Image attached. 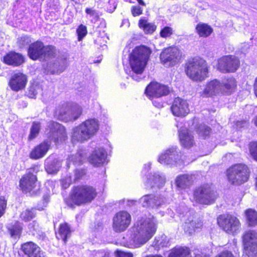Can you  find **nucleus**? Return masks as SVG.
<instances>
[{
  "label": "nucleus",
  "mask_w": 257,
  "mask_h": 257,
  "mask_svg": "<svg viewBox=\"0 0 257 257\" xmlns=\"http://www.w3.org/2000/svg\"><path fill=\"white\" fill-rule=\"evenodd\" d=\"M40 166L34 165L28 169L27 173L24 175L20 181V186L25 193H35L37 185L36 174L39 171Z\"/></svg>",
  "instance_id": "8"
},
{
  "label": "nucleus",
  "mask_w": 257,
  "mask_h": 257,
  "mask_svg": "<svg viewBox=\"0 0 257 257\" xmlns=\"http://www.w3.org/2000/svg\"><path fill=\"white\" fill-rule=\"evenodd\" d=\"M139 25L146 34H152L156 29V26L154 24L150 23L146 20L141 19Z\"/></svg>",
  "instance_id": "36"
},
{
  "label": "nucleus",
  "mask_w": 257,
  "mask_h": 257,
  "mask_svg": "<svg viewBox=\"0 0 257 257\" xmlns=\"http://www.w3.org/2000/svg\"><path fill=\"white\" fill-rule=\"evenodd\" d=\"M171 89L167 85L157 82L151 83L146 88L145 93L151 99L152 97H160L168 95Z\"/></svg>",
  "instance_id": "17"
},
{
  "label": "nucleus",
  "mask_w": 257,
  "mask_h": 257,
  "mask_svg": "<svg viewBox=\"0 0 257 257\" xmlns=\"http://www.w3.org/2000/svg\"><path fill=\"white\" fill-rule=\"evenodd\" d=\"M185 223L183 225L184 230L185 232H188L189 234H191L194 231L195 227V220H193V216H190L187 219H184Z\"/></svg>",
  "instance_id": "39"
},
{
  "label": "nucleus",
  "mask_w": 257,
  "mask_h": 257,
  "mask_svg": "<svg viewBox=\"0 0 257 257\" xmlns=\"http://www.w3.org/2000/svg\"><path fill=\"white\" fill-rule=\"evenodd\" d=\"M51 143L48 141H44L35 147L30 154V158L38 160L43 158L49 150Z\"/></svg>",
  "instance_id": "23"
},
{
  "label": "nucleus",
  "mask_w": 257,
  "mask_h": 257,
  "mask_svg": "<svg viewBox=\"0 0 257 257\" xmlns=\"http://www.w3.org/2000/svg\"><path fill=\"white\" fill-rule=\"evenodd\" d=\"M173 34V30L171 27H165L160 32V36L163 38L170 37Z\"/></svg>",
  "instance_id": "49"
},
{
  "label": "nucleus",
  "mask_w": 257,
  "mask_h": 257,
  "mask_svg": "<svg viewBox=\"0 0 257 257\" xmlns=\"http://www.w3.org/2000/svg\"><path fill=\"white\" fill-rule=\"evenodd\" d=\"M131 11L133 16L136 17L142 14L143 10L140 6H134L132 8Z\"/></svg>",
  "instance_id": "53"
},
{
  "label": "nucleus",
  "mask_w": 257,
  "mask_h": 257,
  "mask_svg": "<svg viewBox=\"0 0 257 257\" xmlns=\"http://www.w3.org/2000/svg\"><path fill=\"white\" fill-rule=\"evenodd\" d=\"M243 243L246 249L257 244V233L254 230L246 231L242 236Z\"/></svg>",
  "instance_id": "29"
},
{
  "label": "nucleus",
  "mask_w": 257,
  "mask_h": 257,
  "mask_svg": "<svg viewBox=\"0 0 257 257\" xmlns=\"http://www.w3.org/2000/svg\"><path fill=\"white\" fill-rule=\"evenodd\" d=\"M32 39L30 36L23 35L18 38L17 43L20 48H24L28 45H30Z\"/></svg>",
  "instance_id": "40"
},
{
  "label": "nucleus",
  "mask_w": 257,
  "mask_h": 257,
  "mask_svg": "<svg viewBox=\"0 0 257 257\" xmlns=\"http://www.w3.org/2000/svg\"><path fill=\"white\" fill-rule=\"evenodd\" d=\"M245 215L247 223L249 226L257 225V212L255 210L248 209L245 211Z\"/></svg>",
  "instance_id": "37"
},
{
  "label": "nucleus",
  "mask_w": 257,
  "mask_h": 257,
  "mask_svg": "<svg viewBox=\"0 0 257 257\" xmlns=\"http://www.w3.org/2000/svg\"><path fill=\"white\" fill-rule=\"evenodd\" d=\"M90 257H110L109 254L103 250H93Z\"/></svg>",
  "instance_id": "50"
},
{
  "label": "nucleus",
  "mask_w": 257,
  "mask_h": 257,
  "mask_svg": "<svg viewBox=\"0 0 257 257\" xmlns=\"http://www.w3.org/2000/svg\"><path fill=\"white\" fill-rule=\"evenodd\" d=\"M106 153L103 148L95 150L89 157V162L94 166H98L106 161Z\"/></svg>",
  "instance_id": "25"
},
{
  "label": "nucleus",
  "mask_w": 257,
  "mask_h": 257,
  "mask_svg": "<svg viewBox=\"0 0 257 257\" xmlns=\"http://www.w3.org/2000/svg\"><path fill=\"white\" fill-rule=\"evenodd\" d=\"M142 207L151 209H159L165 205L166 199L154 194H146L139 200Z\"/></svg>",
  "instance_id": "14"
},
{
  "label": "nucleus",
  "mask_w": 257,
  "mask_h": 257,
  "mask_svg": "<svg viewBox=\"0 0 257 257\" xmlns=\"http://www.w3.org/2000/svg\"><path fill=\"white\" fill-rule=\"evenodd\" d=\"M171 110L174 115L184 117L189 112V105L186 100L177 97L173 102Z\"/></svg>",
  "instance_id": "18"
},
{
  "label": "nucleus",
  "mask_w": 257,
  "mask_h": 257,
  "mask_svg": "<svg viewBox=\"0 0 257 257\" xmlns=\"http://www.w3.org/2000/svg\"><path fill=\"white\" fill-rule=\"evenodd\" d=\"M61 167V162L58 159L54 158L53 156H49L45 160V168L49 174L56 173Z\"/></svg>",
  "instance_id": "28"
},
{
  "label": "nucleus",
  "mask_w": 257,
  "mask_h": 257,
  "mask_svg": "<svg viewBox=\"0 0 257 257\" xmlns=\"http://www.w3.org/2000/svg\"><path fill=\"white\" fill-rule=\"evenodd\" d=\"M223 93V86L221 83L216 79H213L207 83L202 95L209 97L217 95Z\"/></svg>",
  "instance_id": "22"
},
{
  "label": "nucleus",
  "mask_w": 257,
  "mask_h": 257,
  "mask_svg": "<svg viewBox=\"0 0 257 257\" xmlns=\"http://www.w3.org/2000/svg\"><path fill=\"white\" fill-rule=\"evenodd\" d=\"M77 33L78 36V40L80 41L87 34V29L86 26L81 25L77 30Z\"/></svg>",
  "instance_id": "48"
},
{
  "label": "nucleus",
  "mask_w": 257,
  "mask_h": 257,
  "mask_svg": "<svg viewBox=\"0 0 257 257\" xmlns=\"http://www.w3.org/2000/svg\"><path fill=\"white\" fill-rule=\"evenodd\" d=\"M157 245L159 246H167L168 244V241H167V237L165 235H163L161 238L156 239Z\"/></svg>",
  "instance_id": "51"
},
{
  "label": "nucleus",
  "mask_w": 257,
  "mask_h": 257,
  "mask_svg": "<svg viewBox=\"0 0 257 257\" xmlns=\"http://www.w3.org/2000/svg\"><path fill=\"white\" fill-rule=\"evenodd\" d=\"M57 59L58 64L59 65V67H58L57 70H58L59 72H62L67 67L68 65L67 58L66 57L63 56L58 57Z\"/></svg>",
  "instance_id": "45"
},
{
  "label": "nucleus",
  "mask_w": 257,
  "mask_h": 257,
  "mask_svg": "<svg viewBox=\"0 0 257 257\" xmlns=\"http://www.w3.org/2000/svg\"><path fill=\"white\" fill-rule=\"evenodd\" d=\"M28 55L34 60L37 59L47 61L55 57L56 49L52 46H45L40 41H37L30 44Z\"/></svg>",
  "instance_id": "5"
},
{
  "label": "nucleus",
  "mask_w": 257,
  "mask_h": 257,
  "mask_svg": "<svg viewBox=\"0 0 257 257\" xmlns=\"http://www.w3.org/2000/svg\"><path fill=\"white\" fill-rule=\"evenodd\" d=\"M239 59L234 56H225L218 60L217 69L222 73L234 72L239 66Z\"/></svg>",
  "instance_id": "12"
},
{
  "label": "nucleus",
  "mask_w": 257,
  "mask_h": 257,
  "mask_svg": "<svg viewBox=\"0 0 257 257\" xmlns=\"http://www.w3.org/2000/svg\"><path fill=\"white\" fill-rule=\"evenodd\" d=\"M194 223H195L194 231L196 229L200 228L202 226V222L198 219H195Z\"/></svg>",
  "instance_id": "61"
},
{
  "label": "nucleus",
  "mask_w": 257,
  "mask_h": 257,
  "mask_svg": "<svg viewBox=\"0 0 257 257\" xmlns=\"http://www.w3.org/2000/svg\"><path fill=\"white\" fill-rule=\"evenodd\" d=\"M196 30L200 37H207L213 31L212 28L206 24L199 23L196 27Z\"/></svg>",
  "instance_id": "32"
},
{
  "label": "nucleus",
  "mask_w": 257,
  "mask_h": 257,
  "mask_svg": "<svg viewBox=\"0 0 257 257\" xmlns=\"http://www.w3.org/2000/svg\"><path fill=\"white\" fill-rule=\"evenodd\" d=\"M99 128L98 120L89 118L73 128L71 136L73 143H83L95 135Z\"/></svg>",
  "instance_id": "3"
},
{
  "label": "nucleus",
  "mask_w": 257,
  "mask_h": 257,
  "mask_svg": "<svg viewBox=\"0 0 257 257\" xmlns=\"http://www.w3.org/2000/svg\"><path fill=\"white\" fill-rule=\"evenodd\" d=\"M70 226L67 223H65L60 225L58 232L56 233V236L58 239H61L64 243H66L67 238L70 237Z\"/></svg>",
  "instance_id": "31"
},
{
  "label": "nucleus",
  "mask_w": 257,
  "mask_h": 257,
  "mask_svg": "<svg viewBox=\"0 0 257 257\" xmlns=\"http://www.w3.org/2000/svg\"><path fill=\"white\" fill-rule=\"evenodd\" d=\"M22 227L19 224H16L9 228V232L12 237H19L22 231Z\"/></svg>",
  "instance_id": "43"
},
{
  "label": "nucleus",
  "mask_w": 257,
  "mask_h": 257,
  "mask_svg": "<svg viewBox=\"0 0 257 257\" xmlns=\"http://www.w3.org/2000/svg\"><path fill=\"white\" fill-rule=\"evenodd\" d=\"M219 225L227 233L234 234L237 233L240 227L239 220L235 216L229 214L219 216L217 219Z\"/></svg>",
  "instance_id": "10"
},
{
  "label": "nucleus",
  "mask_w": 257,
  "mask_h": 257,
  "mask_svg": "<svg viewBox=\"0 0 257 257\" xmlns=\"http://www.w3.org/2000/svg\"><path fill=\"white\" fill-rule=\"evenodd\" d=\"M210 131V128L204 124H199L196 130L198 135L203 139H206L209 135Z\"/></svg>",
  "instance_id": "38"
},
{
  "label": "nucleus",
  "mask_w": 257,
  "mask_h": 257,
  "mask_svg": "<svg viewBox=\"0 0 257 257\" xmlns=\"http://www.w3.org/2000/svg\"><path fill=\"white\" fill-rule=\"evenodd\" d=\"M217 197L216 193L209 184H204L196 188L193 193L194 200L202 204H211L214 202Z\"/></svg>",
  "instance_id": "7"
},
{
  "label": "nucleus",
  "mask_w": 257,
  "mask_h": 257,
  "mask_svg": "<svg viewBox=\"0 0 257 257\" xmlns=\"http://www.w3.org/2000/svg\"><path fill=\"white\" fill-rule=\"evenodd\" d=\"M115 254L117 257H133L132 253L121 250H116Z\"/></svg>",
  "instance_id": "55"
},
{
  "label": "nucleus",
  "mask_w": 257,
  "mask_h": 257,
  "mask_svg": "<svg viewBox=\"0 0 257 257\" xmlns=\"http://www.w3.org/2000/svg\"><path fill=\"white\" fill-rule=\"evenodd\" d=\"M131 221V216L128 212L119 211L113 217V228L115 232L124 231L130 225Z\"/></svg>",
  "instance_id": "16"
},
{
  "label": "nucleus",
  "mask_w": 257,
  "mask_h": 257,
  "mask_svg": "<svg viewBox=\"0 0 257 257\" xmlns=\"http://www.w3.org/2000/svg\"><path fill=\"white\" fill-rule=\"evenodd\" d=\"M193 182L192 176L184 174L178 176L175 180V184L178 189H184L191 185Z\"/></svg>",
  "instance_id": "30"
},
{
  "label": "nucleus",
  "mask_w": 257,
  "mask_h": 257,
  "mask_svg": "<svg viewBox=\"0 0 257 257\" xmlns=\"http://www.w3.org/2000/svg\"><path fill=\"white\" fill-rule=\"evenodd\" d=\"M3 61L7 65L17 67L20 66L24 62L25 58L20 53L15 52H10L4 57Z\"/></svg>",
  "instance_id": "24"
},
{
  "label": "nucleus",
  "mask_w": 257,
  "mask_h": 257,
  "mask_svg": "<svg viewBox=\"0 0 257 257\" xmlns=\"http://www.w3.org/2000/svg\"><path fill=\"white\" fill-rule=\"evenodd\" d=\"M138 201L136 200H127L126 205L128 206H132L135 205Z\"/></svg>",
  "instance_id": "62"
},
{
  "label": "nucleus",
  "mask_w": 257,
  "mask_h": 257,
  "mask_svg": "<svg viewBox=\"0 0 257 257\" xmlns=\"http://www.w3.org/2000/svg\"><path fill=\"white\" fill-rule=\"evenodd\" d=\"M185 72L191 79L194 81H202L207 77V63L201 58L195 57L187 62Z\"/></svg>",
  "instance_id": "4"
},
{
  "label": "nucleus",
  "mask_w": 257,
  "mask_h": 257,
  "mask_svg": "<svg viewBox=\"0 0 257 257\" xmlns=\"http://www.w3.org/2000/svg\"><path fill=\"white\" fill-rule=\"evenodd\" d=\"M27 82L26 75L21 72L15 73L11 77L9 85L11 89L18 92L25 88Z\"/></svg>",
  "instance_id": "19"
},
{
  "label": "nucleus",
  "mask_w": 257,
  "mask_h": 257,
  "mask_svg": "<svg viewBox=\"0 0 257 257\" xmlns=\"http://www.w3.org/2000/svg\"><path fill=\"white\" fill-rule=\"evenodd\" d=\"M194 257H209L207 255L202 253H196Z\"/></svg>",
  "instance_id": "64"
},
{
  "label": "nucleus",
  "mask_w": 257,
  "mask_h": 257,
  "mask_svg": "<svg viewBox=\"0 0 257 257\" xmlns=\"http://www.w3.org/2000/svg\"><path fill=\"white\" fill-rule=\"evenodd\" d=\"M181 160V154L176 147H173L162 153L158 159V161L164 165L171 166L179 164Z\"/></svg>",
  "instance_id": "15"
},
{
  "label": "nucleus",
  "mask_w": 257,
  "mask_h": 257,
  "mask_svg": "<svg viewBox=\"0 0 257 257\" xmlns=\"http://www.w3.org/2000/svg\"><path fill=\"white\" fill-rule=\"evenodd\" d=\"M166 181V178L163 174L156 172L150 175L147 183L151 188L162 187Z\"/></svg>",
  "instance_id": "27"
},
{
  "label": "nucleus",
  "mask_w": 257,
  "mask_h": 257,
  "mask_svg": "<svg viewBox=\"0 0 257 257\" xmlns=\"http://www.w3.org/2000/svg\"><path fill=\"white\" fill-rule=\"evenodd\" d=\"M216 257H234L232 253L228 251H225L222 252L220 254Z\"/></svg>",
  "instance_id": "59"
},
{
  "label": "nucleus",
  "mask_w": 257,
  "mask_h": 257,
  "mask_svg": "<svg viewBox=\"0 0 257 257\" xmlns=\"http://www.w3.org/2000/svg\"><path fill=\"white\" fill-rule=\"evenodd\" d=\"M96 195V190L93 187L87 185L77 186L73 188L70 198L74 204L80 205L91 202Z\"/></svg>",
  "instance_id": "6"
},
{
  "label": "nucleus",
  "mask_w": 257,
  "mask_h": 257,
  "mask_svg": "<svg viewBox=\"0 0 257 257\" xmlns=\"http://www.w3.org/2000/svg\"><path fill=\"white\" fill-rule=\"evenodd\" d=\"M190 250L188 247L174 248L169 257H189Z\"/></svg>",
  "instance_id": "35"
},
{
  "label": "nucleus",
  "mask_w": 257,
  "mask_h": 257,
  "mask_svg": "<svg viewBox=\"0 0 257 257\" xmlns=\"http://www.w3.org/2000/svg\"><path fill=\"white\" fill-rule=\"evenodd\" d=\"M39 89V86L33 85H31L28 90L27 95L32 98H35L37 95L38 89Z\"/></svg>",
  "instance_id": "46"
},
{
  "label": "nucleus",
  "mask_w": 257,
  "mask_h": 257,
  "mask_svg": "<svg viewBox=\"0 0 257 257\" xmlns=\"http://www.w3.org/2000/svg\"><path fill=\"white\" fill-rule=\"evenodd\" d=\"M71 183V180L69 178H65L61 180L62 187L66 189L69 187Z\"/></svg>",
  "instance_id": "58"
},
{
  "label": "nucleus",
  "mask_w": 257,
  "mask_h": 257,
  "mask_svg": "<svg viewBox=\"0 0 257 257\" xmlns=\"http://www.w3.org/2000/svg\"><path fill=\"white\" fill-rule=\"evenodd\" d=\"M84 159V152L82 150H79L76 155H72L69 156L68 158V163H67V166L69 168L70 162L73 163L75 165H81Z\"/></svg>",
  "instance_id": "33"
},
{
  "label": "nucleus",
  "mask_w": 257,
  "mask_h": 257,
  "mask_svg": "<svg viewBox=\"0 0 257 257\" xmlns=\"http://www.w3.org/2000/svg\"><path fill=\"white\" fill-rule=\"evenodd\" d=\"M48 127L50 130V132L48 134V137L50 139L53 140L54 142H58L65 137V128L60 123L54 121L50 122Z\"/></svg>",
  "instance_id": "20"
},
{
  "label": "nucleus",
  "mask_w": 257,
  "mask_h": 257,
  "mask_svg": "<svg viewBox=\"0 0 257 257\" xmlns=\"http://www.w3.org/2000/svg\"><path fill=\"white\" fill-rule=\"evenodd\" d=\"M228 181L234 185H240L246 182L249 177V171L246 166L237 164L227 171Z\"/></svg>",
  "instance_id": "9"
},
{
  "label": "nucleus",
  "mask_w": 257,
  "mask_h": 257,
  "mask_svg": "<svg viewBox=\"0 0 257 257\" xmlns=\"http://www.w3.org/2000/svg\"><path fill=\"white\" fill-rule=\"evenodd\" d=\"M85 12L87 14L90 15L91 17H95L97 15L95 11L90 8H86L85 9Z\"/></svg>",
  "instance_id": "60"
},
{
  "label": "nucleus",
  "mask_w": 257,
  "mask_h": 257,
  "mask_svg": "<svg viewBox=\"0 0 257 257\" xmlns=\"http://www.w3.org/2000/svg\"><path fill=\"white\" fill-rule=\"evenodd\" d=\"M151 54L150 50L146 46H141L134 49L130 56V64L132 72L130 76L137 81L142 78V75Z\"/></svg>",
  "instance_id": "2"
},
{
  "label": "nucleus",
  "mask_w": 257,
  "mask_h": 257,
  "mask_svg": "<svg viewBox=\"0 0 257 257\" xmlns=\"http://www.w3.org/2000/svg\"><path fill=\"white\" fill-rule=\"evenodd\" d=\"M58 67H59V65L58 64L57 59H56L54 62L53 63L50 62V64L47 65V69L48 72H50L51 74H60L62 73V72H59L57 70Z\"/></svg>",
  "instance_id": "44"
},
{
  "label": "nucleus",
  "mask_w": 257,
  "mask_h": 257,
  "mask_svg": "<svg viewBox=\"0 0 257 257\" xmlns=\"http://www.w3.org/2000/svg\"><path fill=\"white\" fill-rule=\"evenodd\" d=\"M249 151L252 158L257 161V142H253L250 144Z\"/></svg>",
  "instance_id": "47"
},
{
  "label": "nucleus",
  "mask_w": 257,
  "mask_h": 257,
  "mask_svg": "<svg viewBox=\"0 0 257 257\" xmlns=\"http://www.w3.org/2000/svg\"><path fill=\"white\" fill-rule=\"evenodd\" d=\"M158 221L153 216L138 221L134 225L132 238L134 243L144 244L155 234Z\"/></svg>",
  "instance_id": "1"
},
{
  "label": "nucleus",
  "mask_w": 257,
  "mask_h": 257,
  "mask_svg": "<svg viewBox=\"0 0 257 257\" xmlns=\"http://www.w3.org/2000/svg\"><path fill=\"white\" fill-rule=\"evenodd\" d=\"M251 246V247L247 249L248 251L249 255L251 257H257V244Z\"/></svg>",
  "instance_id": "54"
},
{
  "label": "nucleus",
  "mask_w": 257,
  "mask_h": 257,
  "mask_svg": "<svg viewBox=\"0 0 257 257\" xmlns=\"http://www.w3.org/2000/svg\"><path fill=\"white\" fill-rule=\"evenodd\" d=\"M179 136L180 143L184 147L190 148L194 144V137L187 128H181L179 131Z\"/></svg>",
  "instance_id": "26"
},
{
  "label": "nucleus",
  "mask_w": 257,
  "mask_h": 257,
  "mask_svg": "<svg viewBox=\"0 0 257 257\" xmlns=\"http://www.w3.org/2000/svg\"><path fill=\"white\" fill-rule=\"evenodd\" d=\"M21 249L27 257H45V253L33 242H27L22 244Z\"/></svg>",
  "instance_id": "21"
},
{
  "label": "nucleus",
  "mask_w": 257,
  "mask_h": 257,
  "mask_svg": "<svg viewBox=\"0 0 257 257\" xmlns=\"http://www.w3.org/2000/svg\"><path fill=\"white\" fill-rule=\"evenodd\" d=\"M82 108L79 105H74L70 108L66 105L60 109H57L56 113L58 118L64 121H73L76 120L82 114Z\"/></svg>",
  "instance_id": "13"
},
{
  "label": "nucleus",
  "mask_w": 257,
  "mask_h": 257,
  "mask_svg": "<svg viewBox=\"0 0 257 257\" xmlns=\"http://www.w3.org/2000/svg\"><path fill=\"white\" fill-rule=\"evenodd\" d=\"M41 128V123L39 122L34 121L32 123L29 136L30 140H33L38 135Z\"/></svg>",
  "instance_id": "42"
},
{
  "label": "nucleus",
  "mask_w": 257,
  "mask_h": 257,
  "mask_svg": "<svg viewBox=\"0 0 257 257\" xmlns=\"http://www.w3.org/2000/svg\"><path fill=\"white\" fill-rule=\"evenodd\" d=\"M6 206L7 201L3 197H0V217L4 214Z\"/></svg>",
  "instance_id": "52"
},
{
  "label": "nucleus",
  "mask_w": 257,
  "mask_h": 257,
  "mask_svg": "<svg viewBox=\"0 0 257 257\" xmlns=\"http://www.w3.org/2000/svg\"><path fill=\"white\" fill-rule=\"evenodd\" d=\"M86 172L85 170L83 169H78L75 171V179L78 180L80 179L85 174Z\"/></svg>",
  "instance_id": "56"
},
{
  "label": "nucleus",
  "mask_w": 257,
  "mask_h": 257,
  "mask_svg": "<svg viewBox=\"0 0 257 257\" xmlns=\"http://www.w3.org/2000/svg\"><path fill=\"white\" fill-rule=\"evenodd\" d=\"M28 228L30 229V231L32 233L34 234V231H37L38 229V225L37 222L33 221L28 225Z\"/></svg>",
  "instance_id": "57"
},
{
  "label": "nucleus",
  "mask_w": 257,
  "mask_h": 257,
  "mask_svg": "<svg viewBox=\"0 0 257 257\" xmlns=\"http://www.w3.org/2000/svg\"><path fill=\"white\" fill-rule=\"evenodd\" d=\"M160 58L161 63L165 67H172L180 61L181 52L176 47H168L162 51Z\"/></svg>",
  "instance_id": "11"
},
{
  "label": "nucleus",
  "mask_w": 257,
  "mask_h": 257,
  "mask_svg": "<svg viewBox=\"0 0 257 257\" xmlns=\"http://www.w3.org/2000/svg\"><path fill=\"white\" fill-rule=\"evenodd\" d=\"M35 209L32 208L23 211L20 215L21 218L25 221H28L32 219L35 216Z\"/></svg>",
  "instance_id": "41"
},
{
  "label": "nucleus",
  "mask_w": 257,
  "mask_h": 257,
  "mask_svg": "<svg viewBox=\"0 0 257 257\" xmlns=\"http://www.w3.org/2000/svg\"><path fill=\"white\" fill-rule=\"evenodd\" d=\"M221 84L223 86V92L228 93L233 91L236 86L235 80L233 78H229L224 80Z\"/></svg>",
  "instance_id": "34"
},
{
  "label": "nucleus",
  "mask_w": 257,
  "mask_h": 257,
  "mask_svg": "<svg viewBox=\"0 0 257 257\" xmlns=\"http://www.w3.org/2000/svg\"><path fill=\"white\" fill-rule=\"evenodd\" d=\"M254 91L255 96L257 97V77L256 78L254 83Z\"/></svg>",
  "instance_id": "63"
}]
</instances>
